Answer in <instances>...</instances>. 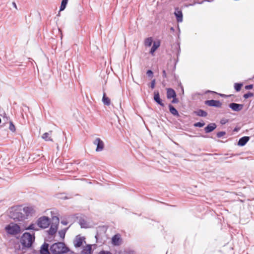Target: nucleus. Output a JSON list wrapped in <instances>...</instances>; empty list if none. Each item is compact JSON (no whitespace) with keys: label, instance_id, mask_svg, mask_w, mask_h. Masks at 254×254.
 Instances as JSON below:
<instances>
[{"label":"nucleus","instance_id":"1","mask_svg":"<svg viewBox=\"0 0 254 254\" xmlns=\"http://www.w3.org/2000/svg\"><path fill=\"white\" fill-rule=\"evenodd\" d=\"M35 213L33 206H14L10 208L9 217L15 222H23Z\"/></svg>","mask_w":254,"mask_h":254},{"label":"nucleus","instance_id":"2","mask_svg":"<svg viewBox=\"0 0 254 254\" xmlns=\"http://www.w3.org/2000/svg\"><path fill=\"white\" fill-rule=\"evenodd\" d=\"M20 241L22 245V250L29 249L32 247L35 241V234H31L29 232H25L22 234Z\"/></svg>","mask_w":254,"mask_h":254},{"label":"nucleus","instance_id":"3","mask_svg":"<svg viewBox=\"0 0 254 254\" xmlns=\"http://www.w3.org/2000/svg\"><path fill=\"white\" fill-rule=\"evenodd\" d=\"M50 250L52 254H65L69 251V248L64 242H58L50 246Z\"/></svg>","mask_w":254,"mask_h":254},{"label":"nucleus","instance_id":"4","mask_svg":"<svg viewBox=\"0 0 254 254\" xmlns=\"http://www.w3.org/2000/svg\"><path fill=\"white\" fill-rule=\"evenodd\" d=\"M7 234L11 235L18 234L20 232V227L17 224L10 223L5 227Z\"/></svg>","mask_w":254,"mask_h":254},{"label":"nucleus","instance_id":"5","mask_svg":"<svg viewBox=\"0 0 254 254\" xmlns=\"http://www.w3.org/2000/svg\"><path fill=\"white\" fill-rule=\"evenodd\" d=\"M50 219L46 216H42L37 220V225L42 229L48 228L50 224Z\"/></svg>","mask_w":254,"mask_h":254},{"label":"nucleus","instance_id":"6","mask_svg":"<svg viewBox=\"0 0 254 254\" xmlns=\"http://www.w3.org/2000/svg\"><path fill=\"white\" fill-rule=\"evenodd\" d=\"M53 222L52 223L50 229L48 231L49 235L53 236L55 234L58 230V226L59 223V218L57 216H53L52 217Z\"/></svg>","mask_w":254,"mask_h":254},{"label":"nucleus","instance_id":"7","mask_svg":"<svg viewBox=\"0 0 254 254\" xmlns=\"http://www.w3.org/2000/svg\"><path fill=\"white\" fill-rule=\"evenodd\" d=\"M85 238L81 237L80 235H77L73 240V245L75 248H78L81 247L83 243H86L85 241Z\"/></svg>","mask_w":254,"mask_h":254},{"label":"nucleus","instance_id":"8","mask_svg":"<svg viewBox=\"0 0 254 254\" xmlns=\"http://www.w3.org/2000/svg\"><path fill=\"white\" fill-rule=\"evenodd\" d=\"M204 104L210 107H214L216 108H221L222 103L219 100H207L204 101Z\"/></svg>","mask_w":254,"mask_h":254},{"label":"nucleus","instance_id":"9","mask_svg":"<svg viewBox=\"0 0 254 254\" xmlns=\"http://www.w3.org/2000/svg\"><path fill=\"white\" fill-rule=\"evenodd\" d=\"M93 144L97 146L96 148L97 152H100L104 148V143L100 138H96L93 141Z\"/></svg>","mask_w":254,"mask_h":254},{"label":"nucleus","instance_id":"10","mask_svg":"<svg viewBox=\"0 0 254 254\" xmlns=\"http://www.w3.org/2000/svg\"><path fill=\"white\" fill-rule=\"evenodd\" d=\"M153 100L157 105H160L162 107H165V104L163 102V100L160 98L159 92L155 90L154 92Z\"/></svg>","mask_w":254,"mask_h":254},{"label":"nucleus","instance_id":"11","mask_svg":"<svg viewBox=\"0 0 254 254\" xmlns=\"http://www.w3.org/2000/svg\"><path fill=\"white\" fill-rule=\"evenodd\" d=\"M229 107L233 111L240 112L244 107V104H238L236 103H231L228 105Z\"/></svg>","mask_w":254,"mask_h":254},{"label":"nucleus","instance_id":"12","mask_svg":"<svg viewBox=\"0 0 254 254\" xmlns=\"http://www.w3.org/2000/svg\"><path fill=\"white\" fill-rule=\"evenodd\" d=\"M176 64L173 63L172 62L167 64V71L168 73H170L172 76H173L176 78V74L175 71L176 68Z\"/></svg>","mask_w":254,"mask_h":254},{"label":"nucleus","instance_id":"13","mask_svg":"<svg viewBox=\"0 0 254 254\" xmlns=\"http://www.w3.org/2000/svg\"><path fill=\"white\" fill-rule=\"evenodd\" d=\"M49 244L44 242L41 246L40 250V254H51Z\"/></svg>","mask_w":254,"mask_h":254},{"label":"nucleus","instance_id":"14","mask_svg":"<svg viewBox=\"0 0 254 254\" xmlns=\"http://www.w3.org/2000/svg\"><path fill=\"white\" fill-rule=\"evenodd\" d=\"M174 14L176 16L177 22H182L183 17V13L182 10L179 7H176L175 8Z\"/></svg>","mask_w":254,"mask_h":254},{"label":"nucleus","instance_id":"15","mask_svg":"<svg viewBox=\"0 0 254 254\" xmlns=\"http://www.w3.org/2000/svg\"><path fill=\"white\" fill-rule=\"evenodd\" d=\"M217 127V125L214 123H209L204 128V130L205 133H208L212 132Z\"/></svg>","mask_w":254,"mask_h":254},{"label":"nucleus","instance_id":"16","mask_svg":"<svg viewBox=\"0 0 254 254\" xmlns=\"http://www.w3.org/2000/svg\"><path fill=\"white\" fill-rule=\"evenodd\" d=\"M250 136H243L239 139L237 145L239 146H244L247 144V143L250 140Z\"/></svg>","mask_w":254,"mask_h":254},{"label":"nucleus","instance_id":"17","mask_svg":"<svg viewBox=\"0 0 254 254\" xmlns=\"http://www.w3.org/2000/svg\"><path fill=\"white\" fill-rule=\"evenodd\" d=\"M175 96H177V94L173 89L171 88H167V98L168 99H171L173 97H175Z\"/></svg>","mask_w":254,"mask_h":254},{"label":"nucleus","instance_id":"18","mask_svg":"<svg viewBox=\"0 0 254 254\" xmlns=\"http://www.w3.org/2000/svg\"><path fill=\"white\" fill-rule=\"evenodd\" d=\"M121 241V236L119 234L115 235L112 238V243L114 246H119Z\"/></svg>","mask_w":254,"mask_h":254},{"label":"nucleus","instance_id":"19","mask_svg":"<svg viewBox=\"0 0 254 254\" xmlns=\"http://www.w3.org/2000/svg\"><path fill=\"white\" fill-rule=\"evenodd\" d=\"M92 245L90 244H87L83 248L81 252V254H92Z\"/></svg>","mask_w":254,"mask_h":254},{"label":"nucleus","instance_id":"20","mask_svg":"<svg viewBox=\"0 0 254 254\" xmlns=\"http://www.w3.org/2000/svg\"><path fill=\"white\" fill-rule=\"evenodd\" d=\"M160 45V41H154L153 43V46H152L150 51L149 52V53L151 55H154V52L157 50V49L159 47Z\"/></svg>","mask_w":254,"mask_h":254},{"label":"nucleus","instance_id":"21","mask_svg":"<svg viewBox=\"0 0 254 254\" xmlns=\"http://www.w3.org/2000/svg\"><path fill=\"white\" fill-rule=\"evenodd\" d=\"M168 108L169 112L172 115L177 117L180 116L179 113L177 110L171 104H169Z\"/></svg>","mask_w":254,"mask_h":254},{"label":"nucleus","instance_id":"22","mask_svg":"<svg viewBox=\"0 0 254 254\" xmlns=\"http://www.w3.org/2000/svg\"><path fill=\"white\" fill-rule=\"evenodd\" d=\"M193 114L197 116L202 117H205L207 116V113L202 109H198L197 110L194 111Z\"/></svg>","mask_w":254,"mask_h":254},{"label":"nucleus","instance_id":"23","mask_svg":"<svg viewBox=\"0 0 254 254\" xmlns=\"http://www.w3.org/2000/svg\"><path fill=\"white\" fill-rule=\"evenodd\" d=\"M102 100L105 105L109 106L111 104V100L110 98L106 96L105 92H104L103 93Z\"/></svg>","mask_w":254,"mask_h":254},{"label":"nucleus","instance_id":"24","mask_svg":"<svg viewBox=\"0 0 254 254\" xmlns=\"http://www.w3.org/2000/svg\"><path fill=\"white\" fill-rule=\"evenodd\" d=\"M79 224L81 228H88V224L86 221L84 219L81 218L79 220Z\"/></svg>","mask_w":254,"mask_h":254},{"label":"nucleus","instance_id":"25","mask_svg":"<svg viewBox=\"0 0 254 254\" xmlns=\"http://www.w3.org/2000/svg\"><path fill=\"white\" fill-rule=\"evenodd\" d=\"M153 43V39L152 37H148L144 40V45L146 47H150Z\"/></svg>","mask_w":254,"mask_h":254},{"label":"nucleus","instance_id":"26","mask_svg":"<svg viewBox=\"0 0 254 254\" xmlns=\"http://www.w3.org/2000/svg\"><path fill=\"white\" fill-rule=\"evenodd\" d=\"M52 131H49V132H45L42 135V138L44 139L46 141H53V139L49 137V133H52Z\"/></svg>","mask_w":254,"mask_h":254},{"label":"nucleus","instance_id":"27","mask_svg":"<svg viewBox=\"0 0 254 254\" xmlns=\"http://www.w3.org/2000/svg\"><path fill=\"white\" fill-rule=\"evenodd\" d=\"M68 0H62L60 7V11H63L65 8Z\"/></svg>","mask_w":254,"mask_h":254},{"label":"nucleus","instance_id":"28","mask_svg":"<svg viewBox=\"0 0 254 254\" xmlns=\"http://www.w3.org/2000/svg\"><path fill=\"white\" fill-rule=\"evenodd\" d=\"M243 86V83H235L234 84V89L237 92H239L241 90L242 86Z\"/></svg>","mask_w":254,"mask_h":254},{"label":"nucleus","instance_id":"29","mask_svg":"<svg viewBox=\"0 0 254 254\" xmlns=\"http://www.w3.org/2000/svg\"><path fill=\"white\" fill-rule=\"evenodd\" d=\"M67 229H68V228H66L62 229L59 231V235L61 238H62L63 239L64 238L65 233H66Z\"/></svg>","mask_w":254,"mask_h":254},{"label":"nucleus","instance_id":"30","mask_svg":"<svg viewBox=\"0 0 254 254\" xmlns=\"http://www.w3.org/2000/svg\"><path fill=\"white\" fill-rule=\"evenodd\" d=\"M26 230H34L38 231V229L35 227V224L34 223H31L28 227L25 228Z\"/></svg>","mask_w":254,"mask_h":254},{"label":"nucleus","instance_id":"31","mask_svg":"<svg viewBox=\"0 0 254 254\" xmlns=\"http://www.w3.org/2000/svg\"><path fill=\"white\" fill-rule=\"evenodd\" d=\"M254 96V94L253 92H248L247 93H245L243 95V97L245 99H247L250 97H253Z\"/></svg>","mask_w":254,"mask_h":254},{"label":"nucleus","instance_id":"32","mask_svg":"<svg viewBox=\"0 0 254 254\" xmlns=\"http://www.w3.org/2000/svg\"><path fill=\"white\" fill-rule=\"evenodd\" d=\"M205 125L203 121L195 123L193 124L194 127H202Z\"/></svg>","mask_w":254,"mask_h":254},{"label":"nucleus","instance_id":"33","mask_svg":"<svg viewBox=\"0 0 254 254\" xmlns=\"http://www.w3.org/2000/svg\"><path fill=\"white\" fill-rule=\"evenodd\" d=\"M9 129L12 132H14L16 130L15 126L14 125V124H13V123L11 121L9 122Z\"/></svg>","mask_w":254,"mask_h":254},{"label":"nucleus","instance_id":"34","mask_svg":"<svg viewBox=\"0 0 254 254\" xmlns=\"http://www.w3.org/2000/svg\"><path fill=\"white\" fill-rule=\"evenodd\" d=\"M226 133V132L224 131H219L217 133L216 136L218 138H221L223 136L225 135Z\"/></svg>","mask_w":254,"mask_h":254},{"label":"nucleus","instance_id":"35","mask_svg":"<svg viewBox=\"0 0 254 254\" xmlns=\"http://www.w3.org/2000/svg\"><path fill=\"white\" fill-rule=\"evenodd\" d=\"M156 79H153L150 82L149 87L152 89H154L155 86Z\"/></svg>","mask_w":254,"mask_h":254},{"label":"nucleus","instance_id":"36","mask_svg":"<svg viewBox=\"0 0 254 254\" xmlns=\"http://www.w3.org/2000/svg\"><path fill=\"white\" fill-rule=\"evenodd\" d=\"M147 75L150 78H152L153 76V72L151 69H148L146 71Z\"/></svg>","mask_w":254,"mask_h":254},{"label":"nucleus","instance_id":"37","mask_svg":"<svg viewBox=\"0 0 254 254\" xmlns=\"http://www.w3.org/2000/svg\"><path fill=\"white\" fill-rule=\"evenodd\" d=\"M172 99H173L171 101L172 104H177L179 102V100L177 98V96H175V97H173Z\"/></svg>","mask_w":254,"mask_h":254},{"label":"nucleus","instance_id":"38","mask_svg":"<svg viewBox=\"0 0 254 254\" xmlns=\"http://www.w3.org/2000/svg\"><path fill=\"white\" fill-rule=\"evenodd\" d=\"M254 85L253 84H249L245 86V88L246 90H251L253 88Z\"/></svg>","mask_w":254,"mask_h":254},{"label":"nucleus","instance_id":"39","mask_svg":"<svg viewBox=\"0 0 254 254\" xmlns=\"http://www.w3.org/2000/svg\"><path fill=\"white\" fill-rule=\"evenodd\" d=\"M220 122L221 125H224L228 122V120L225 119H222L220 120Z\"/></svg>","mask_w":254,"mask_h":254},{"label":"nucleus","instance_id":"40","mask_svg":"<svg viewBox=\"0 0 254 254\" xmlns=\"http://www.w3.org/2000/svg\"><path fill=\"white\" fill-rule=\"evenodd\" d=\"M98 254H112L109 251H105L104 250L101 251Z\"/></svg>","mask_w":254,"mask_h":254},{"label":"nucleus","instance_id":"41","mask_svg":"<svg viewBox=\"0 0 254 254\" xmlns=\"http://www.w3.org/2000/svg\"><path fill=\"white\" fill-rule=\"evenodd\" d=\"M162 76L164 78H167V73L165 69H163L162 71Z\"/></svg>","mask_w":254,"mask_h":254},{"label":"nucleus","instance_id":"42","mask_svg":"<svg viewBox=\"0 0 254 254\" xmlns=\"http://www.w3.org/2000/svg\"><path fill=\"white\" fill-rule=\"evenodd\" d=\"M219 95L221 97H231V96H234L233 95H229L227 96V95H226L225 94H219Z\"/></svg>","mask_w":254,"mask_h":254},{"label":"nucleus","instance_id":"43","mask_svg":"<svg viewBox=\"0 0 254 254\" xmlns=\"http://www.w3.org/2000/svg\"><path fill=\"white\" fill-rule=\"evenodd\" d=\"M240 129V127H236L234 128V129L233 130V132H238V131H239Z\"/></svg>","mask_w":254,"mask_h":254},{"label":"nucleus","instance_id":"44","mask_svg":"<svg viewBox=\"0 0 254 254\" xmlns=\"http://www.w3.org/2000/svg\"><path fill=\"white\" fill-rule=\"evenodd\" d=\"M12 5L16 9H17V5H16V4L15 2H12Z\"/></svg>","mask_w":254,"mask_h":254},{"label":"nucleus","instance_id":"45","mask_svg":"<svg viewBox=\"0 0 254 254\" xmlns=\"http://www.w3.org/2000/svg\"><path fill=\"white\" fill-rule=\"evenodd\" d=\"M68 253H69V254H77L76 253L74 252L73 251L70 250V249H69V251H68Z\"/></svg>","mask_w":254,"mask_h":254},{"label":"nucleus","instance_id":"46","mask_svg":"<svg viewBox=\"0 0 254 254\" xmlns=\"http://www.w3.org/2000/svg\"><path fill=\"white\" fill-rule=\"evenodd\" d=\"M61 223L62 224H63L64 225H66L67 224V222L65 221H62Z\"/></svg>","mask_w":254,"mask_h":254},{"label":"nucleus","instance_id":"47","mask_svg":"<svg viewBox=\"0 0 254 254\" xmlns=\"http://www.w3.org/2000/svg\"><path fill=\"white\" fill-rule=\"evenodd\" d=\"M208 92H212V93H214V94H217L216 92L215 91H210V90H208Z\"/></svg>","mask_w":254,"mask_h":254},{"label":"nucleus","instance_id":"48","mask_svg":"<svg viewBox=\"0 0 254 254\" xmlns=\"http://www.w3.org/2000/svg\"><path fill=\"white\" fill-rule=\"evenodd\" d=\"M62 198H63L64 199H67L68 198L67 196H64V197H62Z\"/></svg>","mask_w":254,"mask_h":254},{"label":"nucleus","instance_id":"49","mask_svg":"<svg viewBox=\"0 0 254 254\" xmlns=\"http://www.w3.org/2000/svg\"><path fill=\"white\" fill-rule=\"evenodd\" d=\"M16 250H20V246L19 245L18 246V248H16Z\"/></svg>","mask_w":254,"mask_h":254},{"label":"nucleus","instance_id":"50","mask_svg":"<svg viewBox=\"0 0 254 254\" xmlns=\"http://www.w3.org/2000/svg\"><path fill=\"white\" fill-rule=\"evenodd\" d=\"M33 253H37V251H35V250H34V251H33Z\"/></svg>","mask_w":254,"mask_h":254},{"label":"nucleus","instance_id":"51","mask_svg":"<svg viewBox=\"0 0 254 254\" xmlns=\"http://www.w3.org/2000/svg\"><path fill=\"white\" fill-rule=\"evenodd\" d=\"M171 30H174V28H173V27H171Z\"/></svg>","mask_w":254,"mask_h":254},{"label":"nucleus","instance_id":"52","mask_svg":"<svg viewBox=\"0 0 254 254\" xmlns=\"http://www.w3.org/2000/svg\"><path fill=\"white\" fill-rule=\"evenodd\" d=\"M95 238H96V239H97V235H96L95 236Z\"/></svg>","mask_w":254,"mask_h":254},{"label":"nucleus","instance_id":"53","mask_svg":"<svg viewBox=\"0 0 254 254\" xmlns=\"http://www.w3.org/2000/svg\"><path fill=\"white\" fill-rule=\"evenodd\" d=\"M182 89L183 93H184V89H183V88L182 87Z\"/></svg>","mask_w":254,"mask_h":254},{"label":"nucleus","instance_id":"54","mask_svg":"<svg viewBox=\"0 0 254 254\" xmlns=\"http://www.w3.org/2000/svg\"><path fill=\"white\" fill-rule=\"evenodd\" d=\"M5 118L6 119V121H7L8 120V118L6 117Z\"/></svg>","mask_w":254,"mask_h":254},{"label":"nucleus","instance_id":"55","mask_svg":"<svg viewBox=\"0 0 254 254\" xmlns=\"http://www.w3.org/2000/svg\"><path fill=\"white\" fill-rule=\"evenodd\" d=\"M1 119L0 118V123H1Z\"/></svg>","mask_w":254,"mask_h":254}]
</instances>
